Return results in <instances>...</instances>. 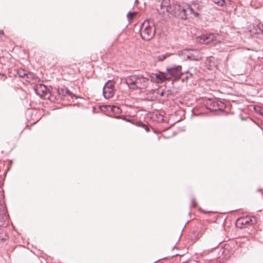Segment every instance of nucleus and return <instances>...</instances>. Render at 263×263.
Here are the masks:
<instances>
[{
  "label": "nucleus",
  "mask_w": 263,
  "mask_h": 263,
  "mask_svg": "<svg viewBox=\"0 0 263 263\" xmlns=\"http://www.w3.org/2000/svg\"><path fill=\"white\" fill-rule=\"evenodd\" d=\"M125 83L132 89H142L147 87L149 79L143 75H132L125 78Z\"/></svg>",
  "instance_id": "obj_1"
},
{
  "label": "nucleus",
  "mask_w": 263,
  "mask_h": 263,
  "mask_svg": "<svg viewBox=\"0 0 263 263\" xmlns=\"http://www.w3.org/2000/svg\"><path fill=\"white\" fill-rule=\"evenodd\" d=\"M141 36L145 41H149L155 35V29L152 21H145L141 27Z\"/></svg>",
  "instance_id": "obj_2"
},
{
  "label": "nucleus",
  "mask_w": 263,
  "mask_h": 263,
  "mask_svg": "<svg viewBox=\"0 0 263 263\" xmlns=\"http://www.w3.org/2000/svg\"><path fill=\"white\" fill-rule=\"evenodd\" d=\"M219 37V36L218 34L209 33L201 35L197 38L196 40L198 43L202 44L212 43L215 45L220 42V40L218 39Z\"/></svg>",
  "instance_id": "obj_3"
},
{
  "label": "nucleus",
  "mask_w": 263,
  "mask_h": 263,
  "mask_svg": "<svg viewBox=\"0 0 263 263\" xmlns=\"http://www.w3.org/2000/svg\"><path fill=\"white\" fill-rule=\"evenodd\" d=\"M207 107L211 110H222L225 107L224 103L218 99H210L206 101Z\"/></svg>",
  "instance_id": "obj_4"
},
{
  "label": "nucleus",
  "mask_w": 263,
  "mask_h": 263,
  "mask_svg": "<svg viewBox=\"0 0 263 263\" xmlns=\"http://www.w3.org/2000/svg\"><path fill=\"white\" fill-rule=\"evenodd\" d=\"M186 10V5L182 6L176 5L175 6V11L174 13H172V14L182 20H185L187 17Z\"/></svg>",
  "instance_id": "obj_5"
},
{
  "label": "nucleus",
  "mask_w": 263,
  "mask_h": 263,
  "mask_svg": "<svg viewBox=\"0 0 263 263\" xmlns=\"http://www.w3.org/2000/svg\"><path fill=\"white\" fill-rule=\"evenodd\" d=\"M103 93L106 99L111 98L114 94V83L110 81L105 84L103 89Z\"/></svg>",
  "instance_id": "obj_6"
},
{
  "label": "nucleus",
  "mask_w": 263,
  "mask_h": 263,
  "mask_svg": "<svg viewBox=\"0 0 263 263\" xmlns=\"http://www.w3.org/2000/svg\"><path fill=\"white\" fill-rule=\"evenodd\" d=\"M256 222V218L254 217L250 218L249 217L240 218L238 219L236 222V226L242 228L243 226L252 225Z\"/></svg>",
  "instance_id": "obj_7"
},
{
  "label": "nucleus",
  "mask_w": 263,
  "mask_h": 263,
  "mask_svg": "<svg viewBox=\"0 0 263 263\" xmlns=\"http://www.w3.org/2000/svg\"><path fill=\"white\" fill-rule=\"evenodd\" d=\"M181 66H175L171 68H167V71L171 76L180 77L181 74Z\"/></svg>",
  "instance_id": "obj_8"
},
{
  "label": "nucleus",
  "mask_w": 263,
  "mask_h": 263,
  "mask_svg": "<svg viewBox=\"0 0 263 263\" xmlns=\"http://www.w3.org/2000/svg\"><path fill=\"white\" fill-rule=\"evenodd\" d=\"M151 78L152 81H155L157 83L163 82L167 79L166 75L162 72L155 73L154 77L151 76Z\"/></svg>",
  "instance_id": "obj_9"
},
{
  "label": "nucleus",
  "mask_w": 263,
  "mask_h": 263,
  "mask_svg": "<svg viewBox=\"0 0 263 263\" xmlns=\"http://www.w3.org/2000/svg\"><path fill=\"white\" fill-rule=\"evenodd\" d=\"M35 91L37 94L40 96H44L48 91L46 86L43 84H40L36 86Z\"/></svg>",
  "instance_id": "obj_10"
},
{
  "label": "nucleus",
  "mask_w": 263,
  "mask_h": 263,
  "mask_svg": "<svg viewBox=\"0 0 263 263\" xmlns=\"http://www.w3.org/2000/svg\"><path fill=\"white\" fill-rule=\"evenodd\" d=\"M17 73L20 77L26 78V80L29 81L31 74L28 73L27 71L23 69H19L17 71Z\"/></svg>",
  "instance_id": "obj_11"
},
{
  "label": "nucleus",
  "mask_w": 263,
  "mask_h": 263,
  "mask_svg": "<svg viewBox=\"0 0 263 263\" xmlns=\"http://www.w3.org/2000/svg\"><path fill=\"white\" fill-rule=\"evenodd\" d=\"M187 59L191 60L198 61L201 59V57L197 51H195V54H188L186 55Z\"/></svg>",
  "instance_id": "obj_12"
},
{
  "label": "nucleus",
  "mask_w": 263,
  "mask_h": 263,
  "mask_svg": "<svg viewBox=\"0 0 263 263\" xmlns=\"http://www.w3.org/2000/svg\"><path fill=\"white\" fill-rule=\"evenodd\" d=\"M158 11L160 14L163 15H168V8L167 6L161 5L160 10L158 9Z\"/></svg>",
  "instance_id": "obj_13"
},
{
  "label": "nucleus",
  "mask_w": 263,
  "mask_h": 263,
  "mask_svg": "<svg viewBox=\"0 0 263 263\" xmlns=\"http://www.w3.org/2000/svg\"><path fill=\"white\" fill-rule=\"evenodd\" d=\"M186 12L187 16L189 14H193L194 16H197L198 15V13L195 12L193 9L189 5H186Z\"/></svg>",
  "instance_id": "obj_14"
},
{
  "label": "nucleus",
  "mask_w": 263,
  "mask_h": 263,
  "mask_svg": "<svg viewBox=\"0 0 263 263\" xmlns=\"http://www.w3.org/2000/svg\"><path fill=\"white\" fill-rule=\"evenodd\" d=\"M107 107L110 108L112 112L116 114H119L121 112V109L119 107H117L116 106L108 105L107 106Z\"/></svg>",
  "instance_id": "obj_15"
},
{
  "label": "nucleus",
  "mask_w": 263,
  "mask_h": 263,
  "mask_svg": "<svg viewBox=\"0 0 263 263\" xmlns=\"http://www.w3.org/2000/svg\"><path fill=\"white\" fill-rule=\"evenodd\" d=\"M212 2L216 5L219 7H223L226 5L225 0H212Z\"/></svg>",
  "instance_id": "obj_16"
},
{
  "label": "nucleus",
  "mask_w": 263,
  "mask_h": 263,
  "mask_svg": "<svg viewBox=\"0 0 263 263\" xmlns=\"http://www.w3.org/2000/svg\"><path fill=\"white\" fill-rule=\"evenodd\" d=\"M171 54L170 53H165L162 55H160L158 57L157 59L159 61H162L166 58L170 57Z\"/></svg>",
  "instance_id": "obj_17"
},
{
  "label": "nucleus",
  "mask_w": 263,
  "mask_h": 263,
  "mask_svg": "<svg viewBox=\"0 0 263 263\" xmlns=\"http://www.w3.org/2000/svg\"><path fill=\"white\" fill-rule=\"evenodd\" d=\"M136 15V12H129L127 14V17L128 20H132L134 18V17Z\"/></svg>",
  "instance_id": "obj_18"
},
{
  "label": "nucleus",
  "mask_w": 263,
  "mask_h": 263,
  "mask_svg": "<svg viewBox=\"0 0 263 263\" xmlns=\"http://www.w3.org/2000/svg\"><path fill=\"white\" fill-rule=\"evenodd\" d=\"M196 202L195 199H192V206L195 207L196 206Z\"/></svg>",
  "instance_id": "obj_19"
},
{
  "label": "nucleus",
  "mask_w": 263,
  "mask_h": 263,
  "mask_svg": "<svg viewBox=\"0 0 263 263\" xmlns=\"http://www.w3.org/2000/svg\"><path fill=\"white\" fill-rule=\"evenodd\" d=\"M66 93L67 94L68 96H71V93L67 89L66 90V91H65Z\"/></svg>",
  "instance_id": "obj_20"
},
{
  "label": "nucleus",
  "mask_w": 263,
  "mask_h": 263,
  "mask_svg": "<svg viewBox=\"0 0 263 263\" xmlns=\"http://www.w3.org/2000/svg\"><path fill=\"white\" fill-rule=\"evenodd\" d=\"M5 239V237L3 236H0V240H4Z\"/></svg>",
  "instance_id": "obj_21"
},
{
  "label": "nucleus",
  "mask_w": 263,
  "mask_h": 263,
  "mask_svg": "<svg viewBox=\"0 0 263 263\" xmlns=\"http://www.w3.org/2000/svg\"><path fill=\"white\" fill-rule=\"evenodd\" d=\"M4 34V32L2 30H1L0 31V34Z\"/></svg>",
  "instance_id": "obj_22"
},
{
  "label": "nucleus",
  "mask_w": 263,
  "mask_h": 263,
  "mask_svg": "<svg viewBox=\"0 0 263 263\" xmlns=\"http://www.w3.org/2000/svg\"><path fill=\"white\" fill-rule=\"evenodd\" d=\"M0 231H2V232H3V234H5V232H3V231H4V230H2V229H0Z\"/></svg>",
  "instance_id": "obj_23"
},
{
  "label": "nucleus",
  "mask_w": 263,
  "mask_h": 263,
  "mask_svg": "<svg viewBox=\"0 0 263 263\" xmlns=\"http://www.w3.org/2000/svg\"><path fill=\"white\" fill-rule=\"evenodd\" d=\"M116 118L118 119V118H120V117L119 116H117Z\"/></svg>",
  "instance_id": "obj_24"
},
{
  "label": "nucleus",
  "mask_w": 263,
  "mask_h": 263,
  "mask_svg": "<svg viewBox=\"0 0 263 263\" xmlns=\"http://www.w3.org/2000/svg\"><path fill=\"white\" fill-rule=\"evenodd\" d=\"M145 129H146V130L147 131H148V128H147V127H146V128H145Z\"/></svg>",
  "instance_id": "obj_25"
},
{
  "label": "nucleus",
  "mask_w": 263,
  "mask_h": 263,
  "mask_svg": "<svg viewBox=\"0 0 263 263\" xmlns=\"http://www.w3.org/2000/svg\"><path fill=\"white\" fill-rule=\"evenodd\" d=\"M254 109H255V110H256V111H258L257 110V108H256V107H254Z\"/></svg>",
  "instance_id": "obj_26"
},
{
  "label": "nucleus",
  "mask_w": 263,
  "mask_h": 263,
  "mask_svg": "<svg viewBox=\"0 0 263 263\" xmlns=\"http://www.w3.org/2000/svg\"><path fill=\"white\" fill-rule=\"evenodd\" d=\"M186 54L185 52H182V54Z\"/></svg>",
  "instance_id": "obj_27"
}]
</instances>
